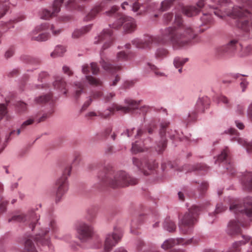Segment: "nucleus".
<instances>
[{
	"mask_svg": "<svg viewBox=\"0 0 252 252\" xmlns=\"http://www.w3.org/2000/svg\"><path fill=\"white\" fill-rule=\"evenodd\" d=\"M181 15H175V26L168 27L163 30L161 34L157 36L146 35L144 39H134L132 44L137 48H147L153 43L162 44H171L174 48H180L189 45L197 34L189 26L182 23Z\"/></svg>",
	"mask_w": 252,
	"mask_h": 252,
	"instance_id": "1",
	"label": "nucleus"
},
{
	"mask_svg": "<svg viewBox=\"0 0 252 252\" xmlns=\"http://www.w3.org/2000/svg\"><path fill=\"white\" fill-rule=\"evenodd\" d=\"M211 6L216 9L214 12L216 15L221 18L227 15L236 19L238 28L246 32H252V15L247 10L243 9L240 6H236L231 9L232 3L228 0H218L217 5Z\"/></svg>",
	"mask_w": 252,
	"mask_h": 252,
	"instance_id": "2",
	"label": "nucleus"
},
{
	"mask_svg": "<svg viewBox=\"0 0 252 252\" xmlns=\"http://www.w3.org/2000/svg\"><path fill=\"white\" fill-rule=\"evenodd\" d=\"M98 178L101 186H109L114 189L134 185L138 183L137 179L130 177L124 171H119L113 174L107 173L102 176L99 175Z\"/></svg>",
	"mask_w": 252,
	"mask_h": 252,
	"instance_id": "3",
	"label": "nucleus"
},
{
	"mask_svg": "<svg viewBox=\"0 0 252 252\" xmlns=\"http://www.w3.org/2000/svg\"><path fill=\"white\" fill-rule=\"evenodd\" d=\"M118 7L116 6H113L111 9L106 11V15L109 16H117V20L112 25V28L115 29H118L124 24V27L125 31L128 33H130L134 31L136 28V25L135 20L130 17L126 16L120 14L117 12Z\"/></svg>",
	"mask_w": 252,
	"mask_h": 252,
	"instance_id": "4",
	"label": "nucleus"
},
{
	"mask_svg": "<svg viewBox=\"0 0 252 252\" xmlns=\"http://www.w3.org/2000/svg\"><path fill=\"white\" fill-rule=\"evenodd\" d=\"M201 206H192L189 211L186 213L179 222L180 231L184 234L190 232L193 225L197 221L199 213L202 211Z\"/></svg>",
	"mask_w": 252,
	"mask_h": 252,
	"instance_id": "5",
	"label": "nucleus"
},
{
	"mask_svg": "<svg viewBox=\"0 0 252 252\" xmlns=\"http://www.w3.org/2000/svg\"><path fill=\"white\" fill-rule=\"evenodd\" d=\"M229 202V210L234 214L252 218V198L247 197L243 201L231 200L228 198L225 200Z\"/></svg>",
	"mask_w": 252,
	"mask_h": 252,
	"instance_id": "6",
	"label": "nucleus"
},
{
	"mask_svg": "<svg viewBox=\"0 0 252 252\" xmlns=\"http://www.w3.org/2000/svg\"><path fill=\"white\" fill-rule=\"evenodd\" d=\"M49 31H51L53 35L56 36L59 34L62 30L56 28L53 25H50L48 23H45L37 27L32 31L31 33L32 39L38 41L46 40L49 37Z\"/></svg>",
	"mask_w": 252,
	"mask_h": 252,
	"instance_id": "7",
	"label": "nucleus"
},
{
	"mask_svg": "<svg viewBox=\"0 0 252 252\" xmlns=\"http://www.w3.org/2000/svg\"><path fill=\"white\" fill-rule=\"evenodd\" d=\"M239 47H240V43L238 41L232 39L225 45L216 48L215 54L219 58L237 56Z\"/></svg>",
	"mask_w": 252,
	"mask_h": 252,
	"instance_id": "8",
	"label": "nucleus"
},
{
	"mask_svg": "<svg viewBox=\"0 0 252 252\" xmlns=\"http://www.w3.org/2000/svg\"><path fill=\"white\" fill-rule=\"evenodd\" d=\"M141 102V100L137 101L133 99L127 98L125 99V102L129 107H124L117 104H114L112 107H110L103 113H100L99 115L102 118H107L112 114L115 110L121 111L125 113H129L131 109L138 108Z\"/></svg>",
	"mask_w": 252,
	"mask_h": 252,
	"instance_id": "9",
	"label": "nucleus"
},
{
	"mask_svg": "<svg viewBox=\"0 0 252 252\" xmlns=\"http://www.w3.org/2000/svg\"><path fill=\"white\" fill-rule=\"evenodd\" d=\"M71 170V167L70 166H66L63 171L62 176L56 182L57 187L56 201H59L68 189L67 178L68 176H69Z\"/></svg>",
	"mask_w": 252,
	"mask_h": 252,
	"instance_id": "10",
	"label": "nucleus"
},
{
	"mask_svg": "<svg viewBox=\"0 0 252 252\" xmlns=\"http://www.w3.org/2000/svg\"><path fill=\"white\" fill-rule=\"evenodd\" d=\"M196 6H185L182 8L183 13L188 17H191L197 14L204 6V0H198ZM243 7L252 8V0H240Z\"/></svg>",
	"mask_w": 252,
	"mask_h": 252,
	"instance_id": "11",
	"label": "nucleus"
},
{
	"mask_svg": "<svg viewBox=\"0 0 252 252\" xmlns=\"http://www.w3.org/2000/svg\"><path fill=\"white\" fill-rule=\"evenodd\" d=\"M53 113V111H50L48 113L41 114V112L37 113V114L32 116L27 120L24 122L21 126L19 129H18L16 132L17 135L20 134L21 131H23L27 126L32 125L34 123L38 124L42 122L45 121L46 119L49 117Z\"/></svg>",
	"mask_w": 252,
	"mask_h": 252,
	"instance_id": "12",
	"label": "nucleus"
},
{
	"mask_svg": "<svg viewBox=\"0 0 252 252\" xmlns=\"http://www.w3.org/2000/svg\"><path fill=\"white\" fill-rule=\"evenodd\" d=\"M132 161L133 164L145 175L150 174V172L155 170L157 167V164L155 160L148 161L146 159L141 160L138 158H133Z\"/></svg>",
	"mask_w": 252,
	"mask_h": 252,
	"instance_id": "13",
	"label": "nucleus"
},
{
	"mask_svg": "<svg viewBox=\"0 0 252 252\" xmlns=\"http://www.w3.org/2000/svg\"><path fill=\"white\" fill-rule=\"evenodd\" d=\"M114 38L111 30H104L100 34L95 38L94 44L103 43L102 51L108 48L112 43Z\"/></svg>",
	"mask_w": 252,
	"mask_h": 252,
	"instance_id": "14",
	"label": "nucleus"
},
{
	"mask_svg": "<svg viewBox=\"0 0 252 252\" xmlns=\"http://www.w3.org/2000/svg\"><path fill=\"white\" fill-rule=\"evenodd\" d=\"M122 237L120 232L115 229V232L112 234H108L105 238L104 249L106 252L111 250L112 248L120 241Z\"/></svg>",
	"mask_w": 252,
	"mask_h": 252,
	"instance_id": "15",
	"label": "nucleus"
},
{
	"mask_svg": "<svg viewBox=\"0 0 252 252\" xmlns=\"http://www.w3.org/2000/svg\"><path fill=\"white\" fill-rule=\"evenodd\" d=\"M76 231L79 239L86 241L91 238L93 233V228L85 223H80L76 227Z\"/></svg>",
	"mask_w": 252,
	"mask_h": 252,
	"instance_id": "16",
	"label": "nucleus"
},
{
	"mask_svg": "<svg viewBox=\"0 0 252 252\" xmlns=\"http://www.w3.org/2000/svg\"><path fill=\"white\" fill-rule=\"evenodd\" d=\"M218 160L220 161H225L226 164V168L228 172L232 175H234L235 169L231 162L230 152L228 148L226 147L222 150L221 154L218 156Z\"/></svg>",
	"mask_w": 252,
	"mask_h": 252,
	"instance_id": "17",
	"label": "nucleus"
},
{
	"mask_svg": "<svg viewBox=\"0 0 252 252\" xmlns=\"http://www.w3.org/2000/svg\"><path fill=\"white\" fill-rule=\"evenodd\" d=\"M249 224V221L243 222L239 219L231 220L228 226V233L230 235H235L241 232V226L246 227Z\"/></svg>",
	"mask_w": 252,
	"mask_h": 252,
	"instance_id": "18",
	"label": "nucleus"
},
{
	"mask_svg": "<svg viewBox=\"0 0 252 252\" xmlns=\"http://www.w3.org/2000/svg\"><path fill=\"white\" fill-rule=\"evenodd\" d=\"M63 0H55L53 4L52 11L44 9L41 14V18L48 20L55 16L60 11V7Z\"/></svg>",
	"mask_w": 252,
	"mask_h": 252,
	"instance_id": "19",
	"label": "nucleus"
},
{
	"mask_svg": "<svg viewBox=\"0 0 252 252\" xmlns=\"http://www.w3.org/2000/svg\"><path fill=\"white\" fill-rule=\"evenodd\" d=\"M169 123L168 122H164L160 124V129L159 131V134L160 136V141L158 144L156 150L160 153L164 150L166 146V139L165 137V131L167 128L168 127Z\"/></svg>",
	"mask_w": 252,
	"mask_h": 252,
	"instance_id": "20",
	"label": "nucleus"
},
{
	"mask_svg": "<svg viewBox=\"0 0 252 252\" xmlns=\"http://www.w3.org/2000/svg\"><path fill=\"white\" fill-rule=\"evenodd\" d=\"M228 133L234 136L231 138V141H237L240 145L246 148L248 153H252V141L250 142H247L244 139L239 137L237 134V130L233 128H230L228 130Z\"/></svg>",
	"mask_w": 252,
	"mask_h": 252,
	"instance_id": "21",
	"label": "nucleus"
},
{
	"mask_svg": "<svg viewBox=\"0 0 252 252\" xmlns=\"http://www.w3.org/2000/svg\"><path fill=\"white\" fill-rule=\"evenodd\" d=\"M193 243V240L190 239L185 240L184 239L180 238L177 239H169L164 242L161 245V248L166 250L177 245H188Z\"/></svg>",
	"mask_w": 252,
	"mask_h": 252,
	"instance_id": "22",
	"label": "nucleus"
},
{
	"mask_svg": "<svg viewBox=\"0 0 252 252\" xmlns=\"http://www.w3.org/2000/svg\"><path fill=\"white\" fill-rule=\"evenodd\" d=\"M48 232V231L45 230L44 232L39 233L34 239V240L37 244H41L45 247L47 246L49 249V252H51L52 246L47 236Z\"/></svg>",
	"mask_w": 252,
	"mask_h": 252,
	"instance_id": "23",
	"label": "nucleus"
},
{
	"mask_svg": "<svg viewBox=\"0 0 252 252\" xmlns=\"http://www.w3.org/2000/svg\"><path fill=\"white\" fill-rule=\"evenodd\" d=\"M105 5V2H102L98 5H96L88 13L85 18L86 21H90L94 19L97 14L103 10V7Z\"/></svg>",
	"mask_w": 252,
	"mask_h": 252,
	"instance_id": "24",
	"label": "nucleus"
},
{
	"mask_svg": "<svg viewBox=\"0 0 252 252\" xmlns=\"http://www.w3.org/2000/svg\"><path fill=\"white\" fill-rule=\"evenodd\" d=\"M210 104V99L207 96L199 98L195 105V111L203 112L205 108H207Z\"/></svg>",
	"mask_w": 252,
	"mask_h": 252,
	"instance_id": "25",
	"label": "nucleus"
},
{
	"mask_svg": "<svg viewBox=\"0 0 252 252\" xmlns=\"http://www.w3.org/2000/svg\"><path fill=\"white\" fill-rule=\"evenodd\" d=\"M242 238L244 240H241L236 242L234 243L232 246L229 248V249L226 252H240L241 249L240 246L242 245L245 244L247 242H248L250 238L248 236L242 235Z\"/></svg>",
	"mask_w": 252,
	"mask_h": 252,
	"instance_id": "26",
	"label": "nucleus"
},
{
	"mask_svg": "<svg viewBox=\"0 0 252 252\" xmlns=\"http://www.w3.org/2000/svg\"><path fill=\"white\" fill-rule=\"evenodd\" d=\"M242 183L246 189H252V172H247L243 175Z\"/></svg>",
	"mask_w": 252,
	"mask_h": 252,
	"instance_id": "27",
	"label": "nucleus"
},
{
	"mask_svg": "<svg viewBox=\"0 0 252 252\" xmlns=\"http://www.w3.org/2000/svg\"><path fill=\"white\" fill-rule=\"evenodd\" d=\"M251 55H252V45H248L244 46L240 43V47H239L237 57H245Z\"/></svg>",
	"mask_w": 252,
	"mask_h": 252,
	"instance_id": "28",
	"label": "nucleus"
},
{
	"mask_svg": "<svg viewBox=\"0 0 252 252\" xmlns=\"http://www.w3.org/2000/svg\"><path fill=\"white\" fill-rule=\"evenodd\" d=\"M100 63L104 70L112 73L121 70L122 68L121 66H114L103 60L100 61Z\"/></svg>",
	"mask_w": 252,
	"mask_h": 252,
	"instance_id": "29",
	"label": "nucleus"
},
{
	"mask_svg": "<svg viewBox=\"0 0 252 252\" xmlns=\"http://www.w3.org/2000/svg\"><path fill=\"white\" fill-rule=\"evenodd\" d=\"M91 70L94 75L96 74L99 70L96 63H92L90 65L86 64L83 66L82 72L84 74H88Z\"/></svg>",
	"mask_w": 252,
	"mask_h": 252,
	"instance_id": "30",
	"label": "nucleus"
},
{
	"mask_svg": "<svg viewBox=\"0 0 252 252\" xmlns=\"http://www.w3.org/2000/svg\"><path fill=\"white\" fill-rule=\"evenodd\" d=\"M92 26L91 25L85 26L80 29L75 30L72 33V36L74 38H78L83 36L91 29Z\"/></svg>",
	"mask_w": 252,
	"mask_h": 252,
	"instance_id": "31",
	"label": "nucleus"
},
{
	"mask_svg": "<svg viewBox=\"0 0 252 252\" xmlns=\"http://www.w3.org/2000/svg\"><path fill=\"white\" fill-rule=\"evenodd\" d=\"M31 239L33 238L30 236L26 239L23 252H37Z\"/></svg>",
	"mask_w": 252,
	"mask_h": 252,
	"instance_id": "32",
	"label": "nucleus"
},
{
	"mask_svg": "<svg viewBox=\"0 0 252 252\" xmlns=\"http://www.w3.org/2000/svg\"><path fill=\"white\" fill-rule=\"evenodd\" d=\"M54 86L55 88L59 89L61 91L63 92V94H66L65 91V82L64 80L60 77L57 78L55 81L54 82Z\"/></svg>",
	"mask_w": 252,
	"mask_h": 252,
	"instance_id": "33",
	"label": "nucleus"
},
{
	"mask_svg": "<svg viewBox=\"0 0 252 252\" xmlns=\"http://www.w3.org/2000/svg\"><path fill=\"white\" fill-rule=\"evenodd\" d=\"M75 89L74 96L77 99L83 92L85 88V83L81 82H77L74 83Z\"/></svg>",
	"mask_w": 252,
	"mask_h": 252,
	"instance_id": "34",
	"label": "nucleus"
},
{
	"mask_svg": "<svg viewBox=\"0 0 252 252\" xmlns=\"http://www.w3.org/2000/svg\"><path fill=\"white\" fill-rule=\"evenodd\" d=\"M188 61V58H181L180 57H176L174 60V65L176 68H180L178 70L180 73L182 71V66Z\"/></svg>",
	"mask_w": 252,
	"mask_h": 252,
	"instance_id": "35",
	"label": "nucleus"
},
{
	"mask_svg": "<svg viewBox=\"0 0 252 252\" xmlns=\"http://www.w3.org/2000/svg\"><path fill=\"white\" fill-rule=\"evenodd\" d=\"M163 227L164 229L169 232H173L175 230L176 226L175 223L170 220L169 218H166Z\"/></svg>",
	"mask_w": 252,
	"mask_h": 252,
	"instance_id": "36",
	"label": "nucleus"
},
{
	"mask_svg": "<svg viewBox=\"0 0 252 252\" xmlns=\"http://www.w3.org/2000/svg\"><path fill=\"white\" fill-rule=\"evenodd\" d=\"M10 3L8 0H0V18L2 17L9 8Z\"/></svg>",
	"mask_w": 252,
	"mask_h": 252,
	"instance_id": "37",
	"label": "nucleus"
},
{
	"mask_svg": "<svg viewBox=\"0 0 252 252\" xmlns=\"http://www.w3.org/2000/svg\"><path fill=\"white\" fill-rule=\"evenodd\" d=\"M65 52V48L63 46H57L55 50L52 52L50 56L52 58L61 56Z\"/></svg>",
	"mask_w": 252,
	"mask_h": 252,
	"instance_id": "38",
	"label": "nucleus"
},
{
	"mask_svg": "<svg viewBox=\"0 0 252 252\" xmlns=\"http://www.w3.org/2000/svg\"><path fill=\"white\" fill-rule=\"evenodd\" d=\"M86 79L87 80L89 83L94 86H101L102 82L99 79L94 77L92 76H86Z\"/></svg>",
	"mask_w": 252,
	"mask_h": 252,
	"instance_id": "39",
	"label": "nucleus"
},
{
	"mask_svg": "<svg viewBox=\"0 0 252 252\" xmlns=\"http://www.w3.org/2000/svg\"><path fill=\"white\" fill-rule=\"evenodd\" d=\"M52 97V95L50 94L44 95H41L38 97H37L35 99L36 103L38 104H42L49 101Z\"/></svg>",
	"mask_w": 252,
	"mask_h": 252,
	"instance_id": "40",
	"label": "nucleus"
},
{
	"mask_svg": "<svg viewBox=\"0 0 252 252\" xmlns=\"http://www.w3.org/2000/svg\"><path fill=\"white\" fill-rule=\"evenodd\" d=\"M168 54V51L164 48H159L156 53V57L157 59H161L165 57Z\"/></svg>",
	"mask_w": 252,
	"mask_h": 252,
	"instance_id": "41",
	"label": "nucleus"
},
{
	"mask_svg": "<svg viewBox=\"0 0 252 252\" xmlns=\"http://www.w3.org/2000/svg\"><path fill=\"white\" fill-rule=\"evenodd\" d=\"M26 220L27 217L24 216L23 214H21L13 216L11 219H9L8 221L10 222L12 221H14L17 222H23L25 221Z\"/></svg>",
	"mask_w": 252,
	"mask_h": 252,
	"instance_id": "42",
	"label": "nucleus"
},
{
	"mask_svg": "<svg viewBox=\"0 0 252 252\" xmlns=\"http://www.w3.org/2000/svg\"><path fill=\"white\" fill-rule=\"evenodd\" d=\"M197 115L196 111H192L189 113L188 118L185 120V123L188 125L190 122L195 121Z\"/></svg>",
	"mask_w": 252,
	"mask_h": 252,
	"instance_id": "43",
	"label": "nucleus"
},
{
	"mask_svg": "<svg viewBox=\"0 0 252 252\" xmlns=\"http://www.w3.org/2000/svg\"><path fill=\"white\" fill-rule=\"evenodd\" d=\"M175 0H165L161 4V9L162 11L167 10Z\"/></svg>",
	"mask_w": 252,
	"mask_h": 252,
	"instance_id": "44",
	"label": "nucleus"
},
{
	"mask_svg": "<svg viewBox=\"0 0 252 252\" xmlns=\"http://www.w3.org/2000/svg\"><path fill=\"white\" fill-rule=\"evenodd\" d=\"M7 110L6 106L3 104H0V121L4 118L6 117Z\"/></svg>",
	"mask_w": 252,
	"mask_h": 252,
	"instance_id": "45",
	"label": "nucleus"
},
{
	"mask_svg": "<svg viewBox=\"0 0 252 252\" xmlns=\"http://www.w3.org/2000/svg\"><path fill=\"white\" fill-rule=\"evenodd\" d=\"M127 59V55L124 52H120L117 54V60L118 61H125Z\"/></svg>",
	"mask_w": 252,
	"mask_h": 252,
	"instance_id": "46",
	"label": "nucleus"
},
{
	"mask_svg": "<svg viewBox=\"0 0 252 252\" xmlns=\"http://www.w3.org/2000/svg\"><path fill=\"white\" fill-rule=\"evenodd\" d=\"M240 77H241V78L240 79L241 81L240 86L242 88V92H244L246 89L247 88L249 84V83L246 80V79L244 78L243 76L240 75Z\"/></svg>",
	"mask_w": 252,
	"mask_h": 252,
	"instance_id": "47",
	"label": "nucleus"
},
{
	"mask_svg": "<svg viewBox=\"0 0 252 252\" xmlns=\"http://www.w3.org/2000/svg\"><path fill=\"white\" fill-rule=\"evenodd\" d=\"M227 207L224 206L222 203H218L216 206L215 214H219L225 211Z\"/></svg>",
	"mask_w": 252,
	"mask_h": 252,
	"instance_id": "48",
	"label": "nucleus"
},
{
	"mask_svg": "<svg viewBox=\"0 0 252 252\" xmlns=\"http://www.w3.org/2000/svg\"><path fill=\"white\" fill-rule=\"evenodd\" d=\"M201 19L205 24H207L211 22L212 16L210 14H205L201 18Z\"/></svg>",
	"mask_w": 252,
	"mask_h": 252,
	"instance_id": "49",
	"label": "nucleus"
},
{
	"mask_svg": "<svg viewBox=\"0 0 252 252\" xmlns=\"http://www.w3.org/2000/svg\"><path fill=\"white\" fill-rule=\"evenodd\" d=\"M148 65L151 68L152 70H153L155 73V74L157 76H163L164 73L161 72L157 67L154 65H152L151 63H148Z\"/></svg>",
	"mask_w": 252,
	"mask_h": 252,
	"instance_id": "50",
	"label": "nucleus"
},
{
	"mask_svg": "<svg viewBox=\"0 0 252 252\" xmlns=\"http://www.w3.org/2000/svg\"><path fill=\"white\" fill-rule=\"evenodd\" d=\"M245 107L242 104L238 105L236 107V112L239 115H243L244 114Z\"/></svg>",
	"mask_w": 252,
	"mask_h": 252,
	"instance_id": "51",
	"label": "nucleus"
},
{
	"mask_svg": "<svg viewBox=\"0 0 252 252\" xmlns=\"http://www.w3.org/2000/svg\"><path fill=\"white\" fill-rule=\"evenodd\" d=\"M208 187V183L207 182H202L201 184L200 187L199 189L201 195L204 194L205 191L207 189Z\"/></svg>",
	"mask_w": 252,
	"mask_h": 252,
	"instance_id": "52",
	"label": "nucleus"
},
{
	"mask_svg": "<svg viewBox=\"0 0 252 252\" xmlns=\"http://www.w3.org/2000/svg\"><path fill=\"white\" fill-rule=\"evenodd\" d=\"M131 150L134 153H136L139 152H142L143 150L141 147L139 146L136 143H133Z\"/></svg>",
	"mask_w": 252,
	"mask_h": 252,
	"instance_id": "53",
	"label": "nucleus"
},
{
	"mask_svg": "<svg viewBox=\"0 0 252 252\" xmlns=\"http://www.w3.org/2000/svg\"><path fill=\"white\" fill-rule=\"evenodd\" d=\"M144 247H145L144 242L142 240H138L136 244V249L137 251L140 252Z\"/></svg>",
	"mask_w": 252,
	"mask_h": 252,
	"instance_id": "54",
	"label": "nucleus"
},
{
	"mask_svg": "<svg viewBox=\"0 0 252 252\" xmlns=\"http://www.w3.org/2000/svg\"><path fill=\"white\" fill-rule=\"evenodd\" d=\"M23 19V18H20V19L19 20H17V19H15L12 21H10L8 23H6L4 24V26L7 28V29H10L11 28H13L14 26L12 25V23H14V22H17L18 21H22V20Z\"/></svg>",
	"mask_w": 252,
	"mask_h": 252,
	"instance_id": "55",
	"label": "nucleus"
},
{
	"mask_svg": "<svg viewBox=\"0 0 252 252\" xmlns=\"http://www.w3.org/2000/svg\"><path fill=\"white\" fill-rule=\"evenodd\" d=\"M173 17V15L172 13H168L165 14L164 16V22L166 24H168L172 19Z\"/></svg>",
	"mask_w": 252,
	"mask_h": 252,
	"instance_id": "56",
	"label": "nucleus"
},
{
	"mask_svg": "<svg viewBox=\"0 0 252 252\" xmlns=\"http://www.w3.org/2000/svg\"><path fill=\"white\" fill-rule=\"evenodd\" d=\"M247 117L252 122V102L250 104L247 110Z\"/></svg>",
	"mask_w": 252,
	"mask_h": 252,
	"instance_id": "57",
	"label": "nucleus"
},
{
	"mask_svg": "<svg viewBox=\"0 0 252 252\" xmlns=\"http://www.w3.org/2000/svg\"><path fill=\"white\" fill-rule=\"evenodd\" d=\"M17 107L22 111H25L27 109V104L23 102H18L17 103Z\"/></svg>",
	"mask_w": 252,
	"mask_h": 252,
	"instance_id": "58",
	"label": "nucleus"
},
{
	"mask_svg": "<svg viewBox=\"0 0 252 252\" xmlns=\"http://www.w3.org/2000/svg\"><path fill=\"white\" fill-rule=\"evenodd\" d=\"M81 160V155L78 152H76L74 154L73 162L74 163H78Z\"/></svg>",
	"mask_w": 252,
	"mask_h": 252,
	"instance_id": "59",
	"label": "nucleus"
},
{
	"mask_svg": "<svg viewBox=\"0 0 252 252\" xmlns=\"http://www.w3.org/2000/svg\"><path fill=\"white\" fill-rule=\"evenodd\" d=\"M219 101L220 102H222L223 103H224L225 104L227 105L228 106H229V100L225 96H223V95L220 96L219 98Z\"/></svg>",
	"mask_w": 252,
	"mask_h": 252,
	"instance_id": "60",
	"label": "nucleus"
},
{
	"mask_svg": "<svg viewBox=\"0 0 252 252\" xmlns=\"http://www.w3.org/2000/svg\"><path fill=\"white\" fill-rule=\"evenodd\" d=\"M63 71L64 73L67 74L69 76H71L73 74V72L70 69V68L67 66H63Z\"/></svg>",
	"mask_w": 252,
	"mask_h": 252,
	"instance_id": "61",
	"label": "nucleus"
},
{
	"mask_svg": "<svg viewBox=\"0 0 252 252\" xmlns=\"http://www.w3.org/2000/svg\"><path fill=\"white\" fill-rule=\"evenodd\" d=\"M150 109L151 108L149 106L144 105L143 106L140 107V111L143 115H145L147 112L150 111Z\"/></svg>",
	"mask_w": 252,
	"mask_h": 252,
	"instance_id": "62",
	"label": "nucleus"
},
{
	"mask_svg": "<svg viewBox=\"0 0 252 252\" xmlns=\"http://www.w3.org/2000/svg\"><path fill=\"white\" fill-rule=\"evenodd\" d=\"M14 54V50L12 48H10L7 50L5 53V57L6 59L12 57Z\"/></svg>",
	"mask_w": 252,
	"mask_h": 252,
	"instance_id": "63",
	"label": "nucleus"
},
{
	"mask_svg": "<svg viewBox=\"0 0 252 252\" xmlns=\"http://www.w3.org/2000/svg\"><path fill=\"white\" fill-rule=\"evenodd\" d=\"M50 226L52 229V231L55 232L57 231V228L56 226V223L54 220H52L50 223Z\"/></svg>",
	"mask_w": 252,
	"mask_h": 252,
	"instance_id": "64",
	"label": "nucleus"
}]
</instances>
